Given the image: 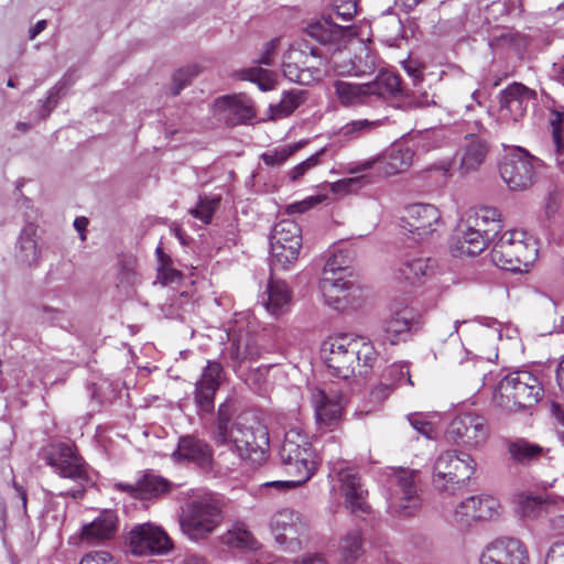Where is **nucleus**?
I'll return each instance as SVG.
<instances>
[{"label":"nucleus","mask_w":564,"mask_h":564,"mask_svg":"<svg viewBox=\"0 0 564 564\" xmlns=\"http://www.w3.org/2000/svg\"><path fill=\"white\" fill-rule=\"evenodd\" d=\"M234 408L229 400L218 406L210 437L217 446H228L236 454L228 469H234L240 460L261 464L269 448V431L264 424L252 419L250 422L239 416L232 421Z\"/></svg>","instance_id":"nucleus-1"},{"label":"nucleus","mask_w":564,"mask_h":564,"mask_svg":"<svg viewBox=\"0 0 564 564\" xmlns=\"http://www.w3.org/2000/svg\"><path fill=\"white\" fill-rule=\"evenodd\" d=\"M321 352L330 375L344 380L368 375L378 358L371 341L351 334L328 336Z\"/></svg>","instance_id":"nucleus-2"},{"label":"nucleus","mask_w":564,"mask_h":564,"mask_svg":"<svg viewBox=\"0 0 564 564\" xmlns=\"http://www.w3.org/2000/svg\"><path fill=\"white\" fill-rule=\"evenodd\" d=\"M542 395L543 387L535 375L527 370H516L499 381L492 401L505 411L517 412L531 409Z\"/></svg>","instance_id":"nucleus-3"},{"label":"nucleus","mask_w":564,"mask_h":564,"mask_svg":"<svg viewBox=\"0 0 564 564\" xmlns=\"http://www.w3.org/2000/svg\"><path fill=\"white\" fill-rule=\"evenodd\" d=\"M538 240L523 230L503 232L491 249V261L507 271L527 270L538 258Z\"/></svg>","instance_id":"nucleus-4"},{"label":"nucleus","mask_w":564,"mask_h":564,"mask_svg":"<svg viewBox=\"0 0 564 564\" xmlns=\"http://www.w3.org/2000/svg\"><path fill=\"white\" fill-rule=\"evenodd\" d=\"M475 470L476 463L469 454L445 451L433 464L432 484L437 491L454 496L467 484Z\"/></svg>","instance_id":"nucleus-5"},{"label":"nucleus","mask_w":564,"mask_h":564,"mask_svg":"<svg viewBox=\"0 0 564 564\" xmlns=\"http://www.w3.org/2000/svg\"><path fill=\"white\" fill-rule=\"evenodd\" d=\"M279 456L286 473L305 484L315 474L319 457L308 438L299 429L285 433Z\"/></svg>","instance_id":"nucleus-6"},{"label":"nucleus","mask_w":564,"mask_h":564,"mask_svg":"<svg viewBox=\"0 0 564 564\" xmlns=\"http://www.w3.org/2000/svg\"><path fill=\"white\" fill-rule=\"evenodd\" d=\"M271 269L289 270L297 260L302 247V230L292 219L280 220L270 236Z\"/></svg>","instance_id":"nucleus-7"},{"label":"nucleus","mask_w":564,"mask_h":564,"mask_svg":"<svg viewBox=\"0 0 564 564\" xmlns=\"http://www.w3.org/2000/svg\"><path fill=\"white\" fill-rule=\"evenodd\" d=\"M44 460L59 477L72 479L78 484L77 488L59 492V496L78 498L83 495V486L88 480V475L83 458L70 445L65 443L51 445L44 452Z\"/></svg>","instance_id":"nucleus-8"},{"label":"nucleus","mask_w":564,"mask_h":564,"mask_svg":"<svg viewBox=\"0 0 564 564\" xmlns=\"http://www.w3.org/2000/svg\"><path fill=\"white\" fill-rule=\"evenodd\" d=\"M219 506L212 499L193 500L181 518V529L191 540L207 538L221 522Z\"/></svg>","instance_id":"nucleus-9"},{"label":"nucleus","mask_w":564,"mask_h":564,"mask_svg":"<svg viewBox=\"0 0 564 564\" xmlns=\"http://www.w3.org/2000/svg\"><path fill=\"white\" fill-rule=\"evenodd\" d=\"M324 62L317 50L310 51L291 46L283 56L282 70L285 78L300 85L318 82L324 72Z\"/></svg>","instance_id":"nucleus-10"},{"label":"nucleus","mask_w":564,"mask_h":564,"mask_svg":"<svg viewBox=\"0 0 564 564\" xmlns=\"http://www.w3.org/2000/svg\"><path fill=\"white\" fill-rule=\"evenodd\" d=\"M419 473L416 470L400 469L391 479L389 497L390 511L399 517L412 516L421 506L417 494Z\"/></svg>","instance_id":"nucleus-11"},{"label":"nucleus","mask_w":564,"mask_h":564,"mask_svg":"<svg viewBox=\"0 0 564 564\" xmlns=\"http://www.w3.org/2000/svg\"><path fill=\"white\" fill-rule=\"evenodd\" d=\"M538 160L525 152L508 154L500 163L499 172L510 191L529 189L536 180Z\"/></svg>","instance_id":"nucleus-12"},{"label":"nucleus","mask_w":564,"mask_h":564,"mask_svg":"<svg viewBox=\"0 0 564 564\" xmlns=\"http://www.w3.org/2000/svg\"><path fill=\"white\" fill-rule=\"evenodd\" d=\"M445 435L448 442L475 448L486 442L489 427L484 416L476 413H463L452 420Z\"/></svg>","instance_id":"nucleus-13"},{"label":"nucleus","mask_w":564,"mask_h":564,"mask_svg":"<svg viewBox=\"0 0 564 564\" xmlns=\"http://www.w3.org/2000/svg\"><path fill=\"white\" fill-rule=\"evenodd\" d=\"M328 477L339 482L345 506L351 513L357 516L369 513L370 507L366 501L367 490L364 489L360 477L354 468L344 464H334Z\"/></svg>","instance_id":"nucleus-14"},{"label":"nucleus","mask_w":564,"mask_h":564,"mask_svg":"<svg viewBox=\"0 0 564 564\" xmlns=\"http://www.w3.org/2000/svg\"><path fill=\"white\" fill-rule=\"evenodd\" d=\"M414 158V150L405 145L392 147L384 154L350 164L349 173H360L373 167L384 175L391 176L408 170Z\"/></svg>","instance_id":"nucleus-15"},{"label":"nucleus","mask_w":564,"mask_h":564,"mask_svg":"<svg viewBox=\"0 0 564 564\" xmlns=\"http://www.w3.org/2000/svg\"><path fill=\"white\" fill-rule=\"evenodd\" d=\"M129 544L131 552L140 556L166 554L173 547L167 533L152 523L134 527L129 534Z\"/></svg>","instance_id":"nucleus-16"},{"label":"nucleus","mask_w":564,"mask_h":564,"mask_svg":"<svg viewBox=\"0 0 564 564\" xmlns=\"http://www.w3.org/2000/svg\"><path fill=\"white\" fill-rule=\"evenodd\" d=\"M319 290L325 303L336 311L357 308L361 305L364 291L349 279L321 278Z\"/></svg>","instance_id":"nucleus-17"},{"label":"nucleus","mask_w":564,"mask_h":564,"mask_svg":"<svg viewBox=\"0 0 564 564\" xmlns=\"http://www.w3.org/2000/svg\"><path fill=\"white\" fill-rule=\"evenodd\" d=\"M402 228L408 230L414 239L424 240L437 232L443 226L438 208L431 204H412L405 208L402 217Z\"/></svg>","instance_id":"nucleus-18"},{"label":"nucleus","mask_w":564,"mask_h":564,"mask_svg":"<svg viewBox=\"0 0 564 564\" xmlns=\"http://www.w3.org/2000/svg\"><path fill=\"white\" fill-rule=\"evenodd\" d=\"M171 458L176 464L194 465L202 470H210L214 464V449L205 440L187 434L178 438Z\"/></svg>","instance_id":"nucleus-19"},{"label":"nucleus","mask_w":564,"mask_h":564,"mask_svg":"<svg viewBox=\"0 0 564 564\" xmlns=\"http://www.w3.org/2000/svg\"><path fill=\"white\" fill-rule=\"evenodd\" d=\"M223 366L217 361H208L200 378L195 383L194 402L198 414H212L215 409V395L221 383Z\"/></svg>","instance_id":"nucleus-20"},{"label":"nucleus","mask_w":564,"mask_h":564,"mask_svg":"<svg viewBox=\"0 0 564 564\" xmlns=\"http://www.w3.org/2000/svg\"><path fill=\"white\" fill-rule=\"evenodd\" d=\"M270 525L279 544L286 545L291 551L301 546L299 536L305 531L306 525L297 512L282 509L272 517Z\"/></svg>","instance_id":"nucleus-21"},{"label":"nucleus","mask_w":564,"mask_h":564,"mask_svg":"<svg viewBox=\"0 0 564 564\" xmlns=\"http://www.w3.org/2000/svg\"><path fill=\"white\" fill-rule=\"evenodd\" d=\"M527 561L525 546L513 538L495 540L480 556V564H527Z\"/></svg>","instance_id":"nucleus-22"},{"label":"nucleus","mask_w":564,"mask_h":564,"mask_svg":"<svg viewBox=\"0 0 564 564\" xmlns=\"http://www.w3.org/2000/svg\"><path fill=\"white\" fill-rule=\"evenodd\" d=\"M488 239L479 234V229H470V226L463 216L456 226L455 232L451 242V252L454 257H476L480 254L487 243Z\"/></svg>","instance_id":"nucleus-23"},{"label":"nucleus","mask_w":564,"mask_h":564,"mask_svg":"<svg viewBox=\"0 0 564 564\" xmlns=\"http://www.w3.org/2000/svg\"><path fill=\"white\" fill-rule=\"evenodd\" d=\"M536 93L521 83H513L499 95L500 110L503 117L518 121L524 116L530 101L535 100Z\"/></svg>","instance_id":"nucleus-24"},{"label":"nucleus","mask_w":564,"mask_h":564,"mask_svg":"<svg viewBox=\"0 0 564 564\" xmlns=\"http://www.w3.org/2000/svg\"><path fill=\"white\" fill-rule=\"evenodd\" d=\"M417 322V313L410 306H395L383 322L384 340L394 345L406 335Z\"/></svg>","instance_id":"nucleus-25"},{"label":"nucleus","mask_w":564,"mask_h":564,"mask_svg":"<svg viewBox=\"0 0 564 564\" xmlns=\"http://www.w3.org/2000/svg\"><path fill=\"white\" fill-rule=\"evenodd\" d=\"M115 488L119 491L128 494L134 499H151L169 490V482L163 477L147 473L142 475L135 482H117Z\"/></svg>","instance_id":"nucleus-26"},{"label":"nucleus","mask_w":564,"mask_h":564,"mask_svg":"<svg viewBox=\"0 0 564 564\" xmlns=\"http://www.w3.org/2000/svg\"><path fill=\"white\" fill-rule=\"evenodd\" d=\"M306 32L317 42L335 46L336 51L340 52L341 47L346 45L348 30L335 23L334 17L329 15L308 24Z\"/></svg>","instance_id":"nucleus-27"},{"label":"nucleus","mask_w":564,"mask_h":564,"mask_svg":"<svg viewBox=\"0 0 564 564\" xmlns=\"http://www.w3.org/2000/svg\"><path fill=\"white\" fill-rule=\"evenodd\" d=\"M260 356L258 338L248 329L235 332L229 348V358L232 361V368H237L245 361L256 360Z\"/></svg>","instance_id":"nucleus-28"},{"label":"nucleus","mask_w":564,"mask_h":564,"mask_svg":"<svg viewBox=\"0 0 564 564\" xmlns=\"http://www.w3.org/2000/svg\"><path fill=\"white\" fill-rule=\"evenodd\" d=\"M437 270V261L423 256H406L399 269V276L408 281L410 284H421L425 280L432 278Z\"/></svg>","instance_id":"nucleus-29"},{"label":"nucleus","mask_w":564,"mask_h":564,"mask_svg":"<svg viewBox=\"0 0 564 564\" xmlns=\"http://www.w3.org/2000/svg\"><path fill=\"white\" fill-rule=\"evenodd\" d=\"M312 402L319 427L332 430L338 424L343 411L338 399L330 398L322 389H314L312 391Z\"/></svg>","instance_id":"nucleus-30"},{"label":"nucleus","mask_w":564,"mask_h":564,"mask_svg":"<svg viewBox=\"0 0 564 564\" xmlns=\"http://www.w3.org/2000/svg\"><path fill=\"white\" fill-rule=\"evenodd\" d=\"M334 69L340 75L362 76L373 73L380 67L379 56L369 47L362 46L349 64H340L332 57Z\"/></svg>","instance_id":"nucleus-31"},{"label":"nucleus","mask_w":564,"mask_h":564,"mask_svg":"<svg viewBox=\"0 0 564 564\" xmlns=\"http://www.w3.org/2000/svg\"><path fill=\"white\" fill-rule=\"evenodd\" d=\"M15 259L21 265L35 267L41 259V250L37 245L36 227L28 224L20 232Z\"/></svg>","instance_id":"nucleus-32"},{"label":"nucleus","mask_w":564,"mask_h":564,"mask_svg":"<svg viewBox=\"0 0 564 564\" xmlns=\"http://www.w3.org/2000/svg\"><path fill=\"white\" fill-rule=\"evenodd\" d=\"M117 530V517L113 511L105 510L93 522L82 529V539L88 543H99L113 536Z\"/></svg>","instance_id":"nucleus-33"},{"label":"nucleus","mask_w":564,"mask_h":564,"mask_svg":"<svg viewBox=\"0 0 564 564\" xmlns=\"http://www.w3.org/2000/svg\"><path fill=\"white\" fill-rule=\"evenodd\" d=\"M292 291L282 280L270 279L267 285L264 306L273 316H280L290 311Z\"/></svg>","instance_id":"nucleus-34"},{"label":"nucleus","mask_w":564,"mask_h":564,"mask_svg":"<svg viewBox=\"0 0 564 564\" xmlns=\"http://www.w3.org/2000/svg\"><path fill=\"white\" fill-rule=\"evenodd\" d=\"M62 292L58 290H51L43 294L42 299L33 305L34 318L50 326L65 327L67 323L66 314L63 310L50 305L46 300L61 297Z\"/></svg>","instance_id":"nucleus-35"},{"label":"nucleus","mask_w":564,"mask_h":564,"mask_svg":"<svg viewBox=\"0 0 564 564\" xmlns=\"http://www.w3.org/2000/svg\"><path fill=\"white\" fill-rule=\"evenodd\" d=\"M368 97L376 96L378 98L397 97L402 93L399 76L391 70H380L377 77L366 84Z\"/></svg>","instance_id":"nucleus-36"},{"label":"nucleus","mask_w":564,"mask_h":564,"mask_svg":"<svg viewBox=\"0 0 564 564\" xmlns=\"http://www.w3.org/2000/svg\"><path fill=\"white\" fill-rule=\"evenodd\" d=\"M335 96L344 107H356L369 102L366 84L335 80Z\"/></svg>","instance_id":"nucleus-37"},{"label":"nucleus","mask_w":564,"mask_h":564,"mask_svg":"<svg viewBox=\"0 0 564 564\" xmlns=\"http://www.w3.org/2000/svg\"><path fill=\"white\" fill-rule=\"evenodd\" d=\"M488 152L487 142L479 137L470 135L460 159V170L469 173L477 170Z\"/></svg>","instance_id":"nucleus-38"},{"label":"nucleus","mask_w":564,"mask_h":564,"mask_svg":"<svg viewBox=\"0 0 564 564\" xmlns=\"http://www.w3.org/2000/svg\"><path fill=\"white\" fill-rule=\"evenodd\" d=\"M232 124L243 123L254 117L250 98L246 95L227 96L221 100Z\"/></svg>","instance_id":"nucleus-39"},{"label":"nucleus","mask_w":564,"mask_h":564,"mask_svg":"<svg viewBox=\"0 0 564 564\" xmlns=\"http://www.w3.org/2000/svg\"><path fill=\"white\" fill-rule=\"evenodd\" d=\"M382 124V120H368L359 119L347 122L345 126L339 128L335 133L334 138L339 143H347L357 140Z\"/></svg>","instance_id":"nucleus-40"},{"label":"nucleus","mask_w":564,"mask_h":564,"mask_svg":"<svg viewBox=\"0 0 564 564\" xmlns=\"http://www.w3.org/2000/svg\"><path fill=\"white\" fill-rule=\"evenodd\" d=\"M220 542L230 547L250 551H254L260 546V543L245 523L234 524L231 529L220 536Z\"/></svg>","instance_id":"nucleus-41"},{"label":"nucleus","mask_w":564,"mask_h":564,"mask_svg":"<svg viewBox=\"0 0 564 564\" xmlns=\"http://www.w3.org/2000/svg\"><path fill=\"white\" fill-rule=\"evenodd\" d=\"M464 217L466 218V221L469 226H477L478 220L485 223V225L489 227L488 230H491L496 236L502 228L501 214L496 207L481 206L478 208H469L464 214Z\"/></svg>","instance_id":"nucleus-42"},{"label":"nucleus","mask_w":564,"mask_h":564,"mask_svg":"<svg viewBox=\"0 0 564 564\" xmlns=\"http://www.w3.org/2000/svg\"><path fill=\"white\" fill-rule=\"evenodd\" d=\"M351 258L347 251L338 250L334 252L326 261L322 278H335L344 276L348 279L352 275Z\"/></svg>","instance_id":"nucleus-43"},{"label":"nucleus","mask_w":564,"mask_h":564,"mask_svg":"<svg viewBox=\"0 0 564 564\" xmlns=\"http://www.w3.org/2000/svg\"><path fill=\"white\" fill-rule=\"evenodd\" d=\"M508 451L511 458L520 464H530L535 462L545 453V449L542 446L531 443L524 438L511 442L508 446Z\"/></svg>","instance_id":"nucleus-44"},{"label":"nucleus","mask_w":564,"mask_h":564,"mask_svg":"<svg viewBox=\"0 0 564 564\" xmlns=\"http://www.w3.org/2000/svg\"><path fill=\"white\" fill-rule=\"evenodd\" d=\"M307 93L302 89L284 91L279 104L271 105L270 111L273 119L290 116L306 100Z\"/></svg>","instance_id":"nucleus-45"},{"label":"nucleus","mask_w":564,"mask_h":564,"mask_svg":"<svg viewBox=\"0 0 564 564\" xmlns=\"http://www.w3.org/2000/svg\"><path fill=\"white\" fill-rule=\"evenodd\" d=\"M376 26L382 33L383 40L393 45L397 41L403 37V24L401 19L394 13H386L381 15Z\"/></svg>","instance_id":"nucleus-46"},{"label":"nucleus","mask_w":564,"mask_h":564,"mask_svg":"<svg viewBox=\"0 0 564 564\" xmlns=\"http://www.w3.org/2000/svg\"><path fill=\"white\" fill-rule=\"evenodd\" d=\"M546 501L541 496L519 494L517 505L520 514L527 519L540 518L546 510Z\"/></svg>","instance_id":"nucleus-47"},{"label":"nucleus","mask_w":564,"mask_h":564,"mask_svg":"<svg viewBox=\"0 0 564 564\" xmlns=\"http://www.w3.org/2000/svg\"><path fill=\"white\" fill-rule=\"evenodd\" d=\"M339 551L346 563L355 562L362 554V541L359 530L348 532L340 541Z\"/></svg>","instance_id":"nucleus-48"},{"label":"nucleus","mask_w":564,"mask_h":564,"mask_svg":"<svg viewBox=\"0 0 564 564\" xmlns=\"http://www.w3.org/2000/svg\"><path fill=\"white\" fill-rule=\"evenodd\" d=\"M242 78L257 84L262 91L272 90L275 86L273 73L259 66L245 69Z\"/></svg>","instance_id":"nucleus-49"},{"label":"nucleus","mask_w":564,"mask_h":564,"mask_svg":"<svg viewBox=\"0 0 564 564\" xmlns=\"http://www.w3.org/2000/svg\"><path fill=\"white\" fill-rule=\"evenodd\" d=\"M301 148L302 143L288 144L273 151L262 153L261 160L268 166H280Z\"/></svg>","instance_id":"nucleus-50"},{"label":"nucleus","mask_w":564,"mask_h":564,"mask_svg":"<svg viewBox=\"0 0 564 564\" xmlns=\"http://www.w3.org/2000/svg\"><path fill=\"white\" fill-rule=\"evenodd\" d=\"M501 510L498 499L491 496L476 497L477 520H492L499 517Z\"/></svg>","instance_id":"nucleus-51"},{"label":"nucleus","mask_w":564,"mask_h":564,"mask_svg":"<svg viewBox=\"0 0 564 564\" xmlns=\"http://www.w3.org/2000/svg\"><path fill=\"white\" fill-rule=\"evenodd\" d=\"M155 253L160 263L158 271L162 283L167 284L178 282L182 278V274L171 267L170 257L163 252L161 247L156 248Z\"/></svg>","instance_id":"nucleus-52"},{"label":"nucleus","mask_w":564,"mask_h":564,"mask_svg":"<svg viewBox=\"0 0 564 564\" xmlns=\"http://www.w3.org/2000/svg\"><path fill=\"white\" fill-rule=\"evenodd\" d=\"M442 143L443 135L437 130L421 132L414 140V147L419 153H426L433 149L440 148Z\"/></svg>","instance_id":"nucleus-53"},{"label":"nucleus","mask_w":564,"mask_h":564,"mask_svg":"<svg viewBox=\"0 0 564 564\" xmlns=\"http://www.w3.org/2000/svg\"><path fill=\"white\" fill-rule=\"evenodd\" d=\"M476 497H469L462 501L454 511V521L462 525H467L477 520Z\"/></svg>","instance_id":"nucleus-54"},{"label":"nucleus","mask_w":564,"mask_h":564,"mask_svg":"<svg viewBox=\"0 0 564 564\" xmlns=\"http://www.w3.org/2000/svg\"><path fill=\"white\" fill-rule=\"evenodd\" d=\"M219 197L200 196L198 205L191 210V214L208 224L219 204Z\"/></svg>","instance_id":"nucleus-55"},{"label":"nucleus","mask_w":564,"mask_h":564,"mask_svg":"<svg viewBox=\"0 0 564 564\" xmlns=\"http://www.w3.org/2000/svg\"><path fill=\"white\" fill-rule=\"evenodd\" d=\"M326 149L323 148L316 153L312 154L305 161L299 163L288 172V176L291 182H297L301 180L310 170L319 164L321 156L325 153Z\"/></svg>","instance_id":"nucleus-56"},{"label":"nucleus","mask_w":564,"mask_h":564,"mask_svg":"<svg viewBox=\"0 0 564 564\" xmlns=\"http://www.w3.org/2000/svg\"><path fill=\"white\" fill-rule=\"evenodd\" d=\"M410 425L422 436L427 440L436 437V430L432 422L426 419L423 413H411L406 416Z\"/></svg>","instance_id":"nucleus-57"},{"label":"nucleus","mask_w":564,"mask_h":564,"mask_svg":"<svg viewBox=\"0 0 564 564\" xmlns=\"http://www.w3.org/2000/svg\"><path fill=\"white\" fill-rule=\"evenodd\" d=\"M66 88V82L59 80L54 87H52L48 93L47 97L42 101L41 109H40V116L44 119L48 117V115L52 112V110L57 106L59 99L62 98L63 90Z\"/></svg>","instance_id":"nucleus-58"},{"label":"nucleus","mask_w":564,"mask_h":564,"mask_svg":"<svg viewBox=\"0 0 564 564\" xmlns=\"http://www.w3.org/2000/svg\"><path fill=\"white\" fill-rule=\"evenodd\" d=\"M198 74V68L196 66H188L186 68H181L173 74L171 91L172 95H178L184 87H186L191 80L196 77Z\"/></svg>","instance_id":"nucleus-59"},{"label":"nucleus","mask_w":564,"mask_h":564,"mask_svg":"<svg viewBox=\"0 0 564 564\" xmlns=\"http://www.w3.org/2000/svg\"><path fill=\"white\" fill-rule=\"evenodd\" d=\"M333 12L336 19L350 21L357 13V0H333Z\"/></svg>","instance_id":"nucleus-60"},{"label":"nucleus","mask_w":564,"mask_h":564,"mask_svg":"<svg viewBox=\"0 0 564 564\" xmlns=\"http://www.w3.org/2000/svg\"><path fill=\"white\" fill-rule=\"evenodd\" d=\"M563 115L558 111L553 112V118L551 119L552 127V139L555 145L556 152L561 154L564 150L563 134H562V124H563Z\"/></svg>","instance_id":"nucleus-61"},{"label":"nucleus","mask_w":564,"mask_h":564,"mask_svg":"<svg viewBox=\"0 0 564 564\" xmlns=\"http://www.w3.org/2000/svg\"><path fill=\"white\" fill-rule=\"evenodd\" d=\"M387 376H389L395 383L401 384L403 382L413 386L411 380L410 370L408 364H393L387 369Z\"/></svg>","instance_id":"nucleus-62"},{"label":"nucleus","mask_w":564,"mask_h":564,"mask_svg":"<svg viewBox=\"0 0 564 564\" xmlns=\"http://www.w3.org/2000/svg\"><path fill=\"white\" fill-rule=\"evenodd\" d=\"M112 557L108 552L98 551L86 554L79 564H112Z\"/></svg>","instance_id":"nucleus-63"},{"label":"nucleus","mask_w":564,"mask_h":564,"mask_svg":"<svg viewBox=\"0 0 564 564\" xmlns=\"http://www.w3.org/2000/svg\"><path fill=\"white\" fill-rule=\"evenodd\" d=\"M545 564H564V542H557L551 546Z\"/></svg>","instance_id":"nucleus-64"}]
</instances>
